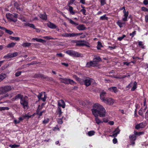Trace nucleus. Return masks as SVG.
<instances>
[{
	"label": "nucleus",
	"instance_id": "nucleus-1",
	"mask_svg": "<svg viewBox=\"0 0 148 148\" xmlns=\"http://www.w3.org/2000/svg\"><path fill=\"white\" fill-rule=\"evenodd\" d=\"M94 108L92 109V114L94 116H98L100 117H104L106 113V111L104 108L100 104L96 103L93 106Z\"/></svg>",
	"mask_w": 148,
	"mask_h": 148
},
{
	"label": "nucleus",
	"instance_id": "nucleus-2",
	"mask_svg": "<svg viewBox=\"0 0 148 148\" xmlns=\"http://www.w3.org/2000/svg\"><path fill=\"white\" fill-rule=\"evenodd\" d=\"M65 18L68 20V21L71 24L74 25L75 26H77L76 27V28L78 30L80 31H82L86 29V27L84 25L82 24H80L78 25V23L74 22L71 19L66 17H65Z\"/></svg>",
	"mask_w": 148,
	"mask_h": 148
},
{
	"label": "nucleus",
	"instance_id": "nucleus-3",
	"mask_svg": "<svg viewBox=\"0 0 148 148\" xmlns=\"http://www.w3.org/2000/svg\"><path fill=\"white\" fill-rule=\"evenodd\" d=\"M20 102L21 104L23 106L24 109H25L27 107L28 104L27 97H25L21 98Z\"/></svg>",
	"mask_w": 148,
	"mask_h": 148
},
{
	"label": "nucleus",
	"instance_id": "nucleus-4",
	"mask_svg": "<svg viewBox=\"0 0 148 148\" xmlns=\"http://www.w3.org/2000/svg\"><path fill=\"white\" fill-rule=\"evenodd\" d=\"M84 84L86 86H89L91 83L94 84L95 83V81L93 79L89 78H87L84 80Z\"/></svg>",
	"mask_w": 148,
	"mask_h": 148
},
{
	"label": "nucleus",
	"instance_id": "nucleus-5",
	"mask_svg": "<svg viewBox=\"0 0 148 148\" xmlns=\"http://www.w3.org/2000/svg\"><path fill=\"white\" fill-rule=\"evenodd\" d=\"M76 45L77 46H85L87 47H90V44L85 40L78 41L77 42Z\"/></svg>",
	"mask_w": 148,
	"mask_h": 148
},
{
	"label": "nucleus",
	"instance_id": "nucleus-6",
	"mask_svg": "<svg viewBox=\"0 0 148 148\" xmlns=\"http://www.w3.org/2000/svg\"><path fill=\"white\" fill-rule=\"evenodd\" d=\"M66 53L70 56H73L79 57L81 56L80 54L72 50H68L66 52Z\"/></svg>",
	"mask_w": 148,
	"mask_h": 148
},
{
	"label": "nucleus",
	"instance_id": "nucleus-7",
	"mask_svg": "<svg viewBox=\"0 0 148 148\" xmlns=\"http://www.w3.org/2000/svg\"><path fill=\"white\" fill-rule=\"evenodd\" d=\"M102 101L107 104L110 105H112L114 103V100L110 98H106L105 99L103 100Z\"/></svg>",
	"mask_w": 148,
	"mask_h": 148
},
{
	"label": "nucleus",
	"instance_id": "nucleus-8",
	"mask_svg": "<svg viewBox=\"0 0 148 148\" xmlns=\"http://www.w3.org/2000/svg\"><path fill=\"white\" fill-rule=\"evenodd\" d=\"M6 16L7 18L9 20L14 22H16L17 20L16 19H14L13 15L10 13H8L6 14Z\"/></svg>",
	"mask_w": 148,
	"mask_h": 148
},
{
	"label": "nucleus",
	"instance_id": "nucleus-9",
	"mask_svg": "<svg viewBox=\"0 0 148 148\" xmlns=\"http://www.w3.org/2000/svg\"><path fill=\"white\" fill-rule=\"evenodd\" d=\"M147 125V123L145 122H143L136 125L135 126V128L137 129L142 128L144 127Z\"/></svg>",
	"mask_w": 148,
	"mask_h": 148
},
{
	"label": "nucleus",
	"instance_id": "nucleus-10",
	"mask_svg": "<svg viewBox=\"0 0 148 148\" xmlns=\"http://www.w3.org/2000/svg\"><path fill=\"white\" fill-rule=\"evenodd\" d=\"M82 34V33H65V37H71L77 36Z\"/></svg>",
	"mask_w": 148,
	"mask_h": 148
},
{
	"label": "nucleus",
	"instance_id": "nucleus-11",
	"mask_svg": "<svg viewBox=\"0 0 148 148\" xmlns=\"http://www.w3.org/2000/svg\"><path fill=\"white\" fill-rule=\"evenodd\" d=\"M120 130L118 128H117L113 132V134L112 135H110V136L112 137H115L117 136V135L120 132Z\"/></svg>",
	"mask_w": 148,
	"mask_h": 148
},
{
	"label": "nucleus",
	"instance_id": "nucleus-12",
	"mask_svg": "<svg viewBox=\"0 0 148 148\" xmlns=\"http://www.w3.org/2000/svg\"><path fill=\"white\" fill-rule=\"evenodd\" d=\"M4 93L12 90L11 86H3Z\"/></svg>",
	"mask_w": 148,
	"mask_h": 148
},
{
	"label": "nucleus",
	"instance_id": "nucleus-13",
	"mask_svg": "<svg viewBox=\"0 0 148 148\" xmlns=\"http://www.w3.org/2000/svg\"><path fill=\"white\" fill-rule=\"evenodd\" d=\"M47 26L51 29H54L57 27V26L54 24L50 22H49L47 23Z\"/></svg>",
	"mask_w": 148,
	"mask_h": 148
},
{
	"label": "nucleus",
	"instance_id": "nucleus-14",
	"mask_svg": "<svg viewBox=\"0 0 148 148\" xmlns=\"http://www.w3.org/2000/svg\"><path fill=\"white\" fill-rule=\"evenodd\" d=\"M58 107H61L63 108H65V104L63 100H60L58 101Z\"/></svg>",
	"mask_w": 148,
	"mask_h": 148
},
{
	"label": "nucleus",
	"instance_id": "nucleus-15",
	"mask_svg": "<svg viewBox=\"0 0 148 148\" xmlns=\"http://www.w3.org/2000/svg\"><path fill=\"white\" fill-rule=\"evenodd\" d=\"M130 140L131 141L132 144L134 145L135 144L134 141L136 140V137L135 135H132L130 136L129 137Z\"/></svg>",
	"mask_w": 148,
	"mask_h": 148
},
{
	"label": "nucleus",
	"instance_id": "nucleus-16",
	"mask_svg": "<svg viewBox=\"0 0 148 148\" xmlns=\"http://www.w3.org/2000/svg\"><path fill=\"white\" fill-rule=\"evenodd\" d=\"M106 92L104 91H102L100 93V98L102 101H103L106 99L104 98V97L106 96Z\"/></svg>",
	"mask_w": 148,
	"mask_h": 148
},
{
	"label": "nucleus",
	"instance_id": "nucleus-17",
	"mask_svg": "<svg viewBox=\"0 0 148 148\" xmlns=\"http://www.w3.org/2000/svg\"><path fill=\"white\" fill-rule=\"evenodd\" d=\"M65 84H71L73 85L75 84L76 83L73 80L68 79H65Z\"/></svg>",
	"mask_w": 148,
	"mask_h": 148
},
{
	"label": "nucleus",
	"instance_id": "nucleus-18",
	"mask_svg": "<svg viewBox=\"0 0 148 148\" xmlns=\"http://www.w3.org/2000/svg\"><path fill=\"white\" fill-rule=\"evenodd\" d=\"M24 25L25 26H28L31 28H32L33 29H35V25L33 24L29 23H24Z\"/></svg>",
	"mask_w": 148,
	"mask_h": 148
},
{
	"label": "nucleus",
	"instance_id": "nucleus-19",
	"mask_svg": "<svg viewBox=\"0 0 148 148\" xmlns=\"http://www.w3.org/2000/svg\"><path fill=\"white\" fill-rule=\"evenodd\" d=\"M69 8H68L67 6H66V9L68 10L70 12V13L72 14L73 15L75 14V12L73 11V8L71 6H69Z\"/></svg>",
	"mask_w": 148,
	"mask_h": 148
},
{
	"label": "nucleus",
	"instance_id": "nucleus-20",
	"mask_svg": "<svg viewBox=\"0 0 148 148\" xmlns=\"http://www.w3.org/2000/svg\"><path fill=\"white\" fill-rule=\"evenodd\" d=\"M95 122L97 124L99 125L103 123L102 121L100 120L98 117V116H95Z\"/></svg>",
	"mask_w": 148,
	"mask_h": 148
},
{
	"label": "nucleus",
	"instance_id": "nucleus-21",
	"mask_svg": "<svg viewBox=\"0 0 148 148\" xmlns=\"http://www.w3.org/2000/svg\"><path fill=\"white\" fill-rule=\"evenodd\" d=\"M95 63L93 64L92 61H90L88 62L86 65V66L87 67H90V66L95 67Z\"/></svg>",
	"mask_w": 148,
	"mask_h": 148
},
{
	"label": "nucleus",
	"instance_id": "nucleus-22",
	"mask_svg": "<svg viewBox=\"0 0 148 148\" xmlns=\"http://www.w3.org/2000/svg\"><path fill=\"white\" fill-rule=\"evenodd\" d=\"M14 7L16 8L17 10L21 11L23 10V9H21L19 7V5L17 2H15L14 3Z\"/></svg>",
	"mask_w": 148,
	"mask_h": 148
},
{
	"label": "nucleus",
	"instance_id": "nucleus-23",
	"mask_svg": "<svg viewBox=\"0 0 148 148\" xmlns=\"http://www.w3.org/2000/svg\"><path fill=\"white\" fill-rule=\"evenodd\" d=\"M40 17L43 20H46L47 19V16L46 14H40L39 15Z\"/></svg>",
	"mask_w": 148,
	"mask_h": 148
},
{
	"label": "nucleus",
	"instance_id": "nucleus-24",
	"mask_svg": "<svg viewBox=\"0 0 148 148\" xmlns=\"http://www.w3.org/2000/svg\"><path fill=\"white\" fill-rule=\"evenodd\" d=\"M117 24L120 27H121L125 24V23L122 22L121 20H119L117 22Z\"/></svg>",
	"mask_w": 148,
	"mask_h": 148
},
{
	"label": "nucleus",
	"instance_id": "nucleus-25",
	"mask_svg": "<svg viewBox=\"0 0 148 148\" xmlns=\"http://www.w3.org/2000/svg\"><path fill=\"white\" fill-rule=\"evenodd\" d=\"M32 40H35L37 42H46V41L45 40H44L42 39L38 38H33L32 39Z\"/></svg>",
	"mask_w": 148,
	"mask_h": 148
},
{
	"label": "nucleus",
	"instance_id": "nucleus-26",
	"mask_svg": "<svg viewBox=\"0 0 148 148\" xmlns=\"http://www.w3.org/2000/svg\"><path fill=\"white\" fill-rule=\"evenodd\" d=\"M108 89L110 91L112 92H114L115 93L117 91V88L115 87L110 88H109Z\"/></svg>",
	"mask_w": 148,
	"mask_h": 148
},
{
	"label": "nucleus",
	"instance_id": "nucleus-27",
	"mask_svg": "<svg viewBox=\"0 0 148 148\" xmlns=\"http://www.w3.org/2000/svg\"><path fill=\"white\" fill-rule=\"evenodd\" d=\"M35 114L36 113H34L33 114L29 116L27 114L23 115V118H24V119H25L26 118H27V119H29L30 117H33L35 115Z\"/></svg>",
	"mask_w": 148,
	"mask_h": 148
},
{
	"label": "nucleus",
	"instance_id": "nucleus-28",
	"mask_svg": "<svg viewBox=\"0 0 148 148\" xmlns=\"http://www.w3.org/2000/svg\"><path fill=\"white\" fill-rule=\"evenodd\" d=\"M6 76L5 74L4 73H1L0 74V82L2 81Z\"/></svg>",
	"mask_w": 148,
	"mask_h": 148
},
{
	"label": "nucleus",
	"instance_id": "nucleus-29",
	"mask_svg": "<svg viewBox=\"0 0 148 148\" xmlns=\"http://www.w3.org/2000/svg\"><path fill=\"white\" fill-rule=\"evenodd\" d=\"M137 83L136 82H134L133 83V87L131 89V90L132 91H134L137 88Z\"/></svg>",
	"mask_w": 148,
	"mask_h": 148
},
{
	"label": "nucleus",
	"instance_id": "nucleus-30",
	"mask_svg": "<svg viewBox=\"0 0 148 148\" xmlns=\"http://www.w3.org/2000/svg\"><path fill=\"white\" fill-rule=\"evenodd\" d=\"M31 43H28L27 42H25L23 43L22 45L23 47H28L29 46L31 45Z\"/></svg>",
	"mask_w": 148,
	"mask_h": 148
},
{
	"label": "nucleus",
	"instance_id": "nucleus-31",
	"mask_svg": "<svg viewBox=\"0 0 148 148\" xmlns=\"http://www.w3.org/2000/svg\"><path fill=\"white\" fill-rule=\"evenodd\" d=\"M16 43L12 42L11 43L9 44L7 46V47L8 48L12 47H14Z\"/></svg>",
	"mask_w": 148,
	"mask_h": 148
},
{
	"label": "nucleus",
	"instance_id": "nucleus-32",
	"mask_svg": "<svg viewBox=\"0 0 148 148\" xmlns=\"http://www.w3.org/2000/svg\"><path fill=\"white\" fill-rule=\"evenodd\" d=\"M23 96L20 94H18L16 95L15 97V99H20L21 100V98H23Z\"/></svg>",
	"mask_w": 148,
	"mask_h": 148
},
{
	"label": "nucleus",
	"instance_id": "nucleus-33",
	"mask_svg": "<svg viewBox=\"0 0 148 148\" xmlns=\"http://www.w3.org/2000/svg\"><path fill=\"white\" fill-rule=\"evenodd\" d=\"M10 39L12 40H15L16 41L19 40L20 38L18 37H13L12 36H10L9 37Z\"/></svg>",
	"mask_w": 148,
	"mask_h": 148
},
{
	"label": "nucleus",
	"instance_id": "nucleus-34",
	"mask_svg": "<svg viewBox=\"0 0 148 148\" xmlns=\"http://www.w3.org/2000/svg\"><path fill=\"white\" fill-rule=\"evenodd\" d=\"M95 60L96 61L98 62H99L101 61V60L99 56H98L94 58V62L95 61Z\"/></svg>",
	"mask_w": 148,
	"mask_h": 148
},
{
	"label": "nucleus",
	"instance_id": "nucleus-35",
	"mask_svg": "<svg viewBox=\"0 0 148 148\" xmlns=\"http://www.w3.org/2000/svg\"><path fill=\"white\" fill-rule=\"evenodd\" d=\"M12 58V57H11V54L10 53H8V54H7V55H5L3 57V58H5L9 59V58Z\"/></svg>",
	"mask_w": 148,
	"mask_h": 148
},
{
	"label": "nucleus",
	"instance_id": "nucleus-36",
	"mask_svg": "<svg viewBox=\"0 0 148 148\" xmlns=\"http://www.w3.org/2000/svg\"><path fill=\"white\" fill-rule=\"evenodd\" d=\"M108 18L106 16V15H104L100 17V20H108Z\"/></svg>",
	"mask_w": 148,
	"mask_h": 148
},
{
	"label": "nucleus",
	"instance_id": "nucleus-37",
	"mask_svg": "<svg viewBox=\"0 0 148 148\" xmlns=\"http://www.w3.org/2000/svg\"><path fill=\"white\" fill-rule=\"evenodd\" d=\"M9 146L12 148H15L19 147V145H17L16 144L10 145Z\"/></svg>",
	"mask_w": 148,
	"mask_h": 148
},
{
	"label": "nucleus",
	"instance_id": "nucleus-38",
	"mask_svg": "<svg viewBox=\"0 0 148 148\" xmlns=\"http://www.w3.org/2000/svg\"><path fill=\"white\" fill-rule=\"evenodd\" d=\"M102 47L101 44L100 42L98 41V45L97 46V48L98 49H100L101 47Z\"/></svg>",
	"mask_w": 148,
	"mask_h": 148
},
{
	"label": "nucleus",
	"instance_id": "nucleus-39",
	"mask_svg": "<svg viewBox=\"0 0 148 148\" xmlns=\"http://www.w3.org/2000/svg\"><path fill=\"white\" fill-rule=\"evenodd\" d=\"M95 132L93 131H91L89 132L88 133V135L89 136H91L94 135L95 134Z\"/></svg>",
	"mask_w": 148,
	"mask_h": 148
},
{
	"label": "nucleus",
	"instance_id": "nucleus-40",
	"mask_svg": "<svg viewBox=\"0 0 148 148\" xmlns=\"http://www.w3.org/2000/svg\"><path fill=\"white\" fill-rule=\"evenodd\" d=\"M10 53L11 55L12 58L16 56L18 54V53L17 52Z\"/></svg>",
	"mask_w": 148,
	"mask_h": 148
},
{
	"label": "nucleus",
	"instance_id": "nucleus-41",
	"mask_svg": "<svg viewBox=\"0 0 148 148\" xmlns=\"http://www.w3.org/2000/svg\"><path fill=\"white\" fill-rule=\"evenodd\" d=\"M134 133L135 135L137 136H140L141 135H142L144 134V132H138L134 131Z\"/></svg>",
	"mask_w": 148,
	"mask_h": 148
},
{
	"label": "nucleus",
	"instance_id": "nucleus-42",
	"mask_svg": "<svg viewBox=\"0 0 148 148\" xmlns=\"http://www.w3.org/2000/svg\"><path fill=\"white\" fill-rule=\"evenodd\" d=\"M5 32L6 33H7L8 34H9L10 35H11L13 33V32L12 31L9 30H8L7 29H6V30L5 31Z\"/></svg>",
	"mask_w": 148,
	"mask_h": 148
},
{
	"label": "nucleus",
	"instance_id": "nucleus-43",
	"mask_svg": "<svg viewBox=\"0 0 148 148\" xmlns=\"http://www.w3.org/2000/svg\"><path fill=\"white\" fill-rule=\"evenodd\" d=\"M4 94L3 86L0 87V95Z\"/></svg>",
	"mask_w": 148,
	"mask_h": 148
},
{
	"label": "nucleus",
	"instance_id": "nucleus-44",
	"mask_svg": "<svg viewBox=\"0 0 148 148\" xmlns=\"http://www.w3.org/2000/svg\"><path fill=\"white\" fill-rule=\"evenodd\" d=\"M125 37V35H123L122 36L118 38V39L119 41H121Z\"/></svg>",
	"mask_w": 148,
	"mask_h": 148
},
{
	"label": "nucleus",
	"instance_id": "nucleus-45",
	"mask_svg": "<svg viewBox=\"0 0 148 148\" xmlns=\"http://www.w3.org/2000/svg\"><path fill=\"white\" fill-rule=\"evenodd\" d=\"M42 93L41 92L40 93H39V95L37 96V97L38 98L39 100H40L42 98H41V97L42 95Z\"/></svg>",
	"mask_w": 148,
	"mask_h": 148
},
{
	"label": "nucleus",
	"instance_id": "nucleus-46",
	"mask_svg": "<svg viewBox=\"0 0 148 148\" xmlns=\"http://www.w3.org/2000/svg\"><path fill=\"white\" fill-rule=\"evenodd\" d=\"M49 121V119H45V120L43 121V123L44 124H46L48 123Z\"/></svg>",
	"mask_w": 148,
	"mask_h": 148
},
{
	"label": "nucleus",
	"instance_id": "nucleus-47",
	"mask_svg": "<svg viewBox=\"0 0 148 148\" xmlns=\"http://www.w3.org/2000/svg\"><path fill=\"white\" fill-rule=\"evenodd\" d=\"M36 113L35 115L36 114H38L39 115V116L38 117V118H39L40 116H41L42 115V112H39L38 110L36 112V113Z\"/></svg>",
	"mask_w": 148,
	"mask_h": 148
},
{
	"label": "nucleus",
	"instance_id": "nucleus-48",
	"mask_svg": "<svg viewBox=\"0 0 148 148\" xmlns=\"http://www.w3.org/2000/svg\"><path fill=\"white\" fill-rule=\"evenodd\" d=\"M101 5L103 6L106 4L105 0H100Z\"/></svg>",
	"mask_w": 148,
	"mask_h": 148
},
{
	"label": "nucleus",
	"instance_id": "nucleus-49",
	"mask_svg": "<svg viewBox=\"0 0 148 148\" xmlns=\"http://www.w3.org/2000/svg\"><path fill=\"white\" fill-rule=\"evenodd\" d=\"M138 45L139 46H141V47L142 48H144V46L143 45V44L142 42L141 41H140V42H138Z\"/></svg>",
	"mask_w": 148,
	"mask_h": 148
},
{
	"label": "nucleus",
	"instance_id": "nucleus-50",
	"mask_svg": "<svg viewBox=\"0 0 148 148\" xmlns=\"http://www.w3.org/2000/svg\"><path fill=\"white\" fill-rule=\"evenodd\" d=\"M136 34V32L134 31L132 33H130V35L132 37Z\"/></svg>",
	"mask_w": 148,
	"mask_h": 148
},
{
	"label": "nucleus",
	"instance_id": "nucleus-51",
	"mask_svg": "<svg viewBox=\"0 0 148 148\" xmlns=\"http://www.w3.org/2000/svg\"><path fill=\"white\" fill-rule=\"evenodd\" d=\"M145 118L146 119L148 120V110L145 113Z\"/></svg>",
	"mask_w": 148,
	"mask_h": 148
},
{
	"label": "nucleus",
	"instance_id": "nucleus-52",
	"mask_svg": "<svg viewBox=\"0 0 148 148\" xmlns=\"http://www.w3.org/2000/svg\"><path fill=\"white\" fill-rule=\"evenodd\" d=\"M62 113V112L61 111V110L60 107H58V114L60 115Z\"/></svg>",
	"mask_w": 148,
	"mask_h": 148
},
{
	"label": "nucleus",
	"instance_id": "nucleus-53",
	"mask_svg": "<svg viewBox=\"0 0 148 148\" xmlns=\"http://www.w3.org/2000/svg\"><path fill=\"white\" fill-rule=\"evenodd\" d=\"M58 122L59 124H62L63 123L62 119H58Z\"/></svg>",
	"mask_w": 148,
	"mask_h": 148
},
{
	"label": "nucleus",
	"instance_id": "nucleus-54",
	"mask_svg": "<svg viewBox=\"0 0 148 148\" xmlns=\"http://www.w3.org/2000/svg\"><path fill=\"white\" fill-rule=\"evenodd\" d=\"M86 11V10L84 9H82L80 10V12H82V13L85 15H86V14H85Z\"/></svg>",
	"mask_w": 148,
	"mask_h": 148
},
{
	"label": "nucleus",
	"instance_id": "nucleus-55",
	"mask_svg": "<svg viewBox=\"0 0 148 148\" xmlns=\"http://www.w3.org/2000/svg\"><path fill=\"white\" fill-rule=\"evenodd\" d=\"M95 61H94V59L92 61L93 62V64L95 63V67L97 66H98V63L95 60Z\"/></svg>",
	"mask_w": 148,
	"mask_h": 148
},
{
	"label": "nucleus",
	"instance_id": "nucleus-56",
	"mask_svg": "<svg viewBox=\"0 0 148 148\" xmlns=\"http://www.w3.org/2000/svg\"><path fill=\"white\" fill-rule=\"evenodd\" d=\"M53 130L55 131H59L60 129L57 126H56V127H54L53 129Z\"/></svg>",
	"mask_w": 148,
	"mask_h": 148
},
{
	"label": "nucleus",
	"instance_id": "nucleus-57",
	"mask_svg": "<svg viewBox=\"0 0 148 148\" xmlns=\"http://www.w3.org/2000/svg\"><path fill=\"white\" fill-rule=\"evenodd\" d=\"M21 72H20V71L18 72L15 73V76L17 77L18 76H19L21 74Z\"/></svg>",
	"mask_w": 148,
	"mask_h": 148
},
{
	"label": "nucleus",
	"instance_id": "nucleus-58",
	"mask_svg": "<svg viewBox=\"0 0 148 148\" xmlns=\"http://www.w3.org/2000/svg\"><path fill=\"white\" fill-rule=\"evenodd\" d=\"M138 114L139 115H140L141 116H143V113L142 112L141 109L139 111Z\"/></svg>",
	"mask_w": 148,
	"mask_h": 148
},
{
	"label": "nucleus",
	"instance_id": "nucleus-59",
	"mask_svg": "<svg viewBox=\"0 0 148 148\" xmlns=\"http://www.w3.org/2000/svg\"><path fill=\"white\" fill-rule=\"evenodd\" d=\"M103 121H102L103 122H105V123H107L108 121V119L106 118H103Z\"/></svg>",
	"mask_w": 148,
	"mask_h": 148
},
{
	"label": "nucleus",
	"instance_id": "nucleus-60",
	"mask_svg": "<svg viewBox=\"0 0 148 148\" xmlns=\"http://www.w3.org/2000/svg\"><path fill=\"white\" fill-rule=\"evenodd\" d=\"M133 83L132 82H131L130 84L127 87V88H130L133 85Z\"/></svg>",
	"mask_w": 148,
	"mask_h": 148
},
{
	"label": "nucleus",
	"instance_id": "nucleus-61",
	"mask_svg": "<svg viewBox=\"0 0 148 148\" xmlns=\"http://www.w3.org/2000/svg\"><path fill=\"white\" fill-rule=\"evenodd\" d=\"M74 0H71L69 2L68 5H69L73 4V2H74Z\"/></svg>",
	"mask_w": 148,
	"mask_h": 148
},
{
	"label": "nucleus",
	"instance_id": "nucleus-62",
	"mask_svg": "<svg viewBox=\"0 0 148 148\" xmlns=\"http://www.w3.org/2000/svg\"><path fill=\"white\" fill-rule=\"evenodd\" d=\"M47 98V96L46 95L44 94V96L43 98H42L41 99L43 101H46V99Z\"/></svg>",
	"mask_w": 148,
	"mask_h": 148
},
{
	"label": "nucleus",
	"instance_id": "nucleus-63",
	"mask_svg": "<svg viewBox=\"0 0 148 148\" xmlns=\"http://www.w3.org/2000/svg\"><path fill=\"white\" fill-rule=\"evenodd\" d=\"M112 141L114 144H116L117 142V140L116 138H114L113 140Z\"/></svg>",
	"mask_w": 148,
	"mask_h": 148
},
{
	"label": "nucleus",
	"instance_id": "nucleus-64",
	"mask_svg": "<svg viewBox=\"0 0 148 148\" xmlns=\"http://www.w3.org/2000/svg\"><path fill=\"white\" fill-rule=\"evenodd\" d=\"M145 21L146 22H148V14L147 15L145 16Z\"/></svg>",
	"mask_w": 148,
	"mask_h": 148
}]
</instances>
